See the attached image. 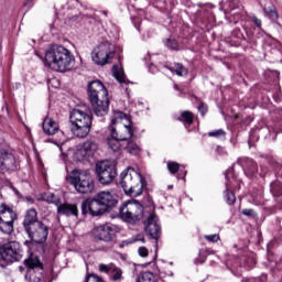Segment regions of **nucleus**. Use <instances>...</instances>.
Segmentation results:
<instances>
[{"instance_id":"1","label":"nucleus","mask_w":282,"mask_h":282,"mask_svg":"<svg viewBox=\"0 0 282 282\" xmlns=\"http://www.w3.org/2000/svg\"><path fill=\"white\" fill-rule=\"evenodd\" d=\"M44 64L54 72H67L74 67V56L64 46L52 45L45 52Z\"/></svg>"},{"instance_id":"2","label":"nucleus","mask_w":282,"mask_h":282,"mask_svg":"<svg viewBox=\"0 0 282 282\" xmlns=\"http://www.w3.org/2000/svg\"><path fill=\"white\" fill-rule=\"evenodd\" d=\"M70 131L77 138H87L89 131H91V122H94V116L87 106H79L72 110L70 116Z\"/></svg>"},{"instance_id":"3","label":"nucleus","mask_w":282,"mask_h":282,"mask_svg":"<svg viewBox=\"0 0 282 282\" xmlns=\"http://www.w3.org/2000/svg\"><path fill=\"white\" fill-rule=\"evenodd\" d=\"M110 131L111 138L121 140V142L132 140L133 133H135V130L133 129V122H131V118L129 117V115L122 111L113 112L110 123Z\"/></svg>"},{"instance_id":"4","label":"nucleus","mask_w":282,"mask_h":282,"mask_svg":"<svg viewBox=\"0 0 282 282\" xmlns=\"http://www.w3.org/2000/svg\"><path fill=\"white\" fill-rule=\"evenodd\" d=\"M120 186L123 188L126 195H130V197H140L144 191L142 174L133 167H127L120 175Z\"/></svg>"},{"instance_id":"5","label":"nucleus","mask_w":282,"mask_h":282,"mask_svg":"<svg viewBox=\"0 0 282 282\" xmlns=\"http://www.w3.org/2000/svg\"><path fill=\"white\" fill-rule=\"evenodd\" d=\"M67 181L74 186L75 191L82 193V195H87V193H93L94 191V178L87 171L73 170L68 174Z\"/></svg>"},{"instance_id":"6","label":"nucleus","mask_w":282,"mask_h":282,"mask_svg":"<svg viewBox=\"0 0 282 282\" xmlns=\"http://www.w3.org/2000/svg\"><path fill=\"white\" fill-rule=\"evenodd\" d=\"M96 174L100 184L107 186L118 177V170L110 161H100L96 164Z\"/></svg>"},{"instance_id":"7","label":"nucleus","mask_w":282,"mask_h":282,"mask_svg":"<svg viewBox=\"0 0 282 282\" xmlns=\"http://www.w3.org/2000/svg\"><path fill=\"white\" fill-rule=\"evenodd\" d=\"M0 254L8 263H14L23 259V248L18 241H9L1 247Z\"/></svg>"},{"instance_id":"8","label":"nucleus","mask_w":282,"mask_h":282,"mask_svg":"<svg viewBox=\"0 0 282 282\" xmlns=\"http://www.w3.org/2000/svg\"><path fill=\"white\" fill-rule=\"evenodd\" d=\"M113 56H116V48L113 45L109 42H104L95 48L93 61L97 65H107Z\"/></svg>"},{"instance_id":"9","label":"nucleus","mask_w":282,"mask_h":282,"mask_svg":"<svg viewBox=\"0 0 282 282\" xmlns=\"http://www.w3.org/2000/svg\"><path fill=\"white\" fill-rule=\"evenodd\" d=\"M118 232V226L107 223L99 225L91 230V237L94 241H104L105 243H110L113 241V236Z\"/></svg>"},{"instance_id":"10","label":"nucleus","mask_w":282,"mask_h":282,"mask_svg":"<svg viewBox=\"0 0 282 282\" xmlns=\"http://www.w3.org/2000/svg\"><path fill=\"white\" fill-rule=\"evenodd\" d=\"M142 210V205L140 203L135 200H128L120 208V215L124 221H139Z\"/></svg>"},{"instance_id":"11","label":"nucleus","mask_w":282,"mask_h":282,"mask_svg":"<svg viewBox=\"0 0 282 282\" xmlns=\"http://www.w3.org/2000/svg\"><path fill=\"white\" fill-rule=\"evenodd\" d=\"M25 232L33 243H45L50 235V228L42 221L25 229Z\"/></svg>"},{"instance_id":"12","label":"nucleus","mask_w":282,"mask_h":282,"mask_svg":"<svg viewBox=\"0 0 282 282\" xmlns=\"http://www.w3.org/2000/svg\"><path fill=\"white\" fill-rule=\"evenodd\" d=\"M82 210L84 215H88L89 213L93 217H98V215H102L107 209L95 196L94 198H88L82 203Z\"/></svg>"},{"instance_id":"13","label":"nucleus","mask_w":282,"mask_h":282,"mask_svg":"<svg viewBox=\"0 0 282 282\" xmlns=\"http://www.w3.org/2000/svg\"><path fill=\"white\" fill-rule=\"evenodd\" d=\"M98 151V143L93 140H88L83 143L75 152V158L78 162H83V160H87V158H93V155Z\"/></svg>"},{"instance_id":"14","label":"nucleus","mask_w":282,"mask_h":282,"mask_svg":"<svg viewBox=\"0 0 282 282\" xmlns=\"http://www.w3.org/2000/svg\"><path fill=\"white\" fill-rule=\"evenodd\" d=\"M25 264L29 268L25 279H29L30 282H41L42 273L40 272L36 276L34 275V272L35 270H43V262L39 258L32 257L25 260Z\"/></svg>"},{"instance_id":"15","label":"nucleus","mask_w":282,"mask_h":282,"mask_svg":"<svg viewBox=\"0 0 282 282\" xmlns=\"http://www.w3.org/2000/svg\"><path fill=\"white\" fill-rule=\"evenodd\" d=\"M17 169V160L14 155L6 150H0V173H8Z\"/></svg>"},{"instance_id":"16","label":"nucleus","mask_w":282,"mask_h":282,"mask_svg":"<svg viewBox=\"0 0 282 282\" xmlns=\"http://www.w3.org/2000/svg\"><path fill=\"white\" fill-rule=\"evenodd\" d=\"M91 109L95 116H107L109 111V98L108 96L98 97L97 99H90Z\"/></svg>"},{"instance_id":"17","label":"nucleus","mask_w":282,"mask_h":282,"mask_svg":"<svg viewBox=\"0 0 282 282\" xmlns=\"http://www.w3.org/2000/svg\"><path fill=\"white\" fill-rule=\"evenodd\" d=\"M88 94L89 100H96L98 98H105V96H109L107 88H105V85H102L100 80L91 82L88 85Z\"/></svg>"},{"instance_id":"18","label":"nucleus","mask_w":282,"mask_h":282,"mask_svg":"<svg viewBox=\"0 0 282 282\" xmlns=\"http://www.w3.org/2000/svg\"><path fill=\"white\" fill-rule=\"evenodd\" d=\"M145 230L152 239H160V224L158 223V216L151 214L147 219Z\"/></svg>"},{"instance_id":"19","label":"nucleus","mask_w":282,"mask_h":282,"mask_svg":"<svg viewBox=\"0 0 282 282\" xmlns=\"http://www.w3.org/2000/svg\"><path fill=\"white\" fill-rule=\"evenodd\" d=\"M95 197H97L98 202L106 210L107 208L113 207L115 204H118L116 196H113L111 192H99Z\"/></svg>"},{"instance_id":"20","label":"nucleus","mask_w":282,"mask_h":282,"mask_svg":"<svg viewBox=\"0 0 282 282\" xmlns=\"http://www.w3.org/2000/svg\"><path fill=\"white\" fill-rule=\"evenodd\" d=\"M22 224L24 226V230L32 228V226H36V224H41V220H39V213L36 212V209H29L24 215V220Z\"/></svg>"},{"instance_id":"21","label":"nucleus","mask_w":282,"mask_h":282,"mask_svg":"<svg viewBox=\"0 0 282 282\" xmlns=\"http://www.w3.org/2000/svg\"><path fill=\"white\" fill-rule=\"evenodd\" d=\"M59 126L54 119L46 117L43 122V131L46 135H54L58 132Z\"/></svg>"},{"instance_id":"22","label":"nucleus","mask_w":282,"mask_h":282,"mask_svg":"<svg viewBox=\"0 0 282 282\" xmlns=\"http://www.w3.org/2000/svg\"><path fill=\"white\" fill-rule=\"evenodd\" d=\"M57 212L59 215H66V217H78V207L72 204H62L57 206Z\"/></svg>"},{"instance_id":"23","label":"nucleus","mask_w":282,"mask_h":282,"mask_svg":"<svg viewBox=\"0 0 282 282\" xmlns=\"http://www.w3.org/2000/svg\"><path fill=\"white\" fill-rule=\"evenodd\" d=\"M17 219V213L12 210V208L8 207L7 205L0 206V221H11L14 223Z\"/></svg>"},{"instance_id":"24","label":"nucleus","mask_w":282,"mask_h":282,"mask_svg":"<svg viewBox=\"0 0 282 282\" xmlns=\"http://www.w3.org/2000/svg\"><path fill=\"white\" fill-rule=\"evenodd\" d=\"M127 143L122 144L123 149L127 151V153H130L131 155H138L140 154V152L142 151V149H140V145H138V143H135V141L133 140H128L126 141Z\"/></svg>"},{"instance_id":"25","label":"nucleus","mask_w":282,"mask_h":282,"mask_svg":"<svg viewBox=\"0 0 282 282\" xmlns=\"http://www.w3.org/2000/svg\"><path fill=\"white\" fill-rule=\"evenodd\" d=\"M112 74L118 83L121 85L127 84V76L124 75V68H122V66L115 65L112 67Z\"/></svg>"},{"instance_id":"26","label":"nucleus","mask_w":282,"mask_h":282,"mask_svg":"<svg viewBox=\"0 0 282 282\" xmlns=\"http://www.w3.org/2000/svg\"><path fill=\"white\" fill-rule=\"evenodd\" d=\"M0 230L4 235H11L14 230V223L8 220H0Z\"/></svg>"},{"instance_id":"27","label":"nucleus","mask_w":282,"mask_h":282,"mask_svg":"<svg viewBox=\"0 0 282 282\" xmlns=\"http://www.w3.org/2000/svg\"><path fill=\"white\" fill-rule=\"evenodd\" d=\"M120 142H122V140L112 137L111 139H108V147L111 151L118 153V151H120V147H122Z\"/></svg>"},{"instance_id":"28","label":"nucleus","mask_w":282,"mask_h":282,"mask_svg":"<svg viewBox=\"0 0 282 282\" xmlns=\"http://www.w3.org/2000/svg\"><path fill=\"white\" fill-rule=\"evenodd\" d=\"M137 282H155V275L150 271H145L139 275Z\"/></svg>"},{"instance_id":"29","label":"nucleus","mask_w":282,"mask_h":282,"mask_svg":"<svg viewBox=\"0 0 282 282\" xmlns=\"http://www.w3.org/2000/svg\"><path fill=\"white\" fill-rule=\"evenodd\" d=\"M170 70L174 72L176 76H186L188 74V69L182 64H175L174 67H170Z\"/></svg>"},{"instance_id":"30","label":"nucleus","mask_w":282,"mask_h":282,"mask_svg":"<svg viewBox=\"0 0 282 282\" xmlns=\"http://www.w3.org/2000/svg\"><path fill=\"white\" fill-rule=\"evenodd\" d=\"M193 113L191 111H183L181 117L177 118L181 122H185L186 124H191L193 122Z\"/></svg>"},{"instance_id":"31","label":"nucleus","mask_w":282,"mask_h":282,"mask_svg":"<svg viewBox=\"0 0 282 282\" xmlns=\"http://www.w3.org/2000/svg\"><path fill=\"white\" fill-rule=\"evenodd\" d=\"M110 279L112 281H120L122 279V269L118 267H112V270L110 272Z\"/></svg>"},{"instance_id":"32","label":"nucleus","mask_w":282,"mask_h":282,"mask_svg":"<svg viewBox=\"0 0 282 282\" xmlns=\"http://www.w3.org/2000/svg\"><path fill=\"white\" fill-rule=\"evenodd\" d=\"M246 171L249 175H254L257 173V163L252 160H249L246 164Z\"/></svg>"},{"instance_id":"33","label":"nucleus","mask_w":282,"mask_h":282,"mask_svg":"<svg viewBox=\"0 0 282 282\" xmlns=\"http://www.w3.org/2000/svg\"><path fill=\"white\" fill-rule=\"evenodd\" d=\"M116 264L110 263V264H105V263H100L99 264V272H104L105 274H111V271L113 270Z\"/></svg>"},{"instance_id":"34","label":"nucleus","mask_w":282,"mask_h":282,"mask_svg":"<svg viewBox=\"0 0 282 282\" xmlns=\"http://www.w3.org/2000/svg\"><path fill=\"white\" fill-rule=\"evenodd\" d=\"M167 171L172 175H175V173H177V171H180V164L177 162H173V161L167 162Z\"/></svg>"},{"instance_id":"35","label":"nucleus","mask_w":282,"mask_h":282,"mask_svg":"<svg viewBox=\"0 0 282 282\" xmlns=\"http://www.w3.org/2000/svg\"><path fill=\"white\" fill-rule=\"evenodd\" d=\"M43 200L47 202L48 204H56L58 199L56 198V195L54 193H45L43 195Z\"/></svg>"},{"instance_id":"36","label":"nucleus","mask_w":282,"mask_h":282,"mask_svg":"<svg viewBox=\"0 0 282 282\" xmlns=\"http://www.w3.org/2000/svg\"><path fill=\"white\" fill-rule=\"evenodd\" d=\"M271 192L273 193V195H282V184L279 182L272 183L271 184Z\"/></svg>"},{"instance_id":"37","label":"nucleus","mask_w":282,"mask_h":282,"mask_svg":"<svg viewBox=\"0 0 282 282\" xmlns=\"http://www.w3.org/2000/svg\"><path fill=\"white\" fill-rule=\"evenodd\" d=\"M263 12L267 17H269V19H271L272 21H276V19H279V13H276L275 10L272 9H263Z\"/></svg>"},{"instance_id":"38","label":"nucleus","mask_w":282,"mask_h":282,"mask_svg":"<svg viewBox=\"0 0 282 282\" xmlns=\"http://www.w3.org/2000/svg\"><path fill=\"white\" fill-rule=\"evenodd\" d=\"M165 45L170 50H180V44L175 40H171V39L165 40Z\"/></svg>"},{"instance_id":"39","label":"nucleus","mask_w":282,"mask_h":282,"mask_svg":"<svg viewBox=\"0 0 282 282\" xmlns=\"http://www.w3.org/2000/svg\"><path fill=\"white\" fill-rule=\"evenodd\" d=\"M225 197H226L227 204H229V205H232L235 202H237L235 194L232 192H230L229 188H227Z\"/></svg>"},{"instance_id":"40","label":"nucleus","mask_w":282,"mask_h":282,"mask_svg":"<svg viewBox=\"0 0 282 282\" xmlns=\"http://www.w3.org/2000/svg\"><path fill=\"white\" fill-rule=\"evenodd\" d=\"M205 239L207 241H210L212 243H217V241L219 240V235L214 234V235L205 236Z\"/></svg>"},{"instance_id":"41","label":"nucleus","mask_w":282,"mask_h":282,"mask_svg":"<svg viewBox=\"0 0 282 282\" xmlns=\"http://www.w3.org/2000/svg\"><path fill=\"white\" fill-rule=\"evenodd\" d=\"M139 252V257H142L143 259H145V257H149V249H147V247H140L138 249Z\"/></svg>"},{"instance_id":"42","label":"nucleus","mask_w":282,"mask_h":282,"mask_svg":"<svg viewBox=\"0 0 282 282\" xmlns=\"http://www.w3.org/2000/svg\"><path fill=\"white\" fill-rule=\"evenodd\" d=\"M209 138H221L224 135V130H216L213 132H208Z\"/></svg>"},{"instance_id":"43","label":"nucleus","mask_w":282,"mask_h":282,"mask_svg":"<svg viewBox=\"0 0 282 282\" xmlns=\"http://www.w3.org/2000/svg\"><path fill=\"white\" fill-rule=\"evenodd\" d=\"M242 215L246 217H257V213L253 212V209H242Z\"/></svg>"},{"instance_id":"44","label":"nucleus","mask_w":282,"mask_h":282,"mask_svg":"<svg viewBox=\"0 0 282 282\" xmlns=\"http://www.w3.org/2000/svg\"><path fill=\"white\" fill-rule=\"evenodd\" d=\"M198 111L202 113V116H206V112L208 111V108L202 104L198 106Z\"/></svg>"},{"instance_id":"45","label":"nucleus","mask_w":282,"mask_h":282,"mask_svg":"<svg viewBox=\"0 0 282 282\" xmlns=\"http://www.w3.org/2000/svg\"><path fill=\"white\" fill-rule=\"evenodd\" d=\"M253 23H256L257 28H261V20L257 17L252 18Z\"/></svg>"},{"instance_id":"46","label":"nucleus","mask_w":282,"mask_h":282,"mask_svg":"<svg viewBox=\"0 0 282 282\" xmlns=\"http://www.w3.org/2000/svg\"><path fill=\"white\" fill-rule=\"evenodd\" d=\"M32 1H34V0H26V1L24 2V6H32Z\"/></svg>"},{"instance_id":"47","label":"nucleus","mask_w":282,"mask_h":282,"mask_svg":"<svg viewBox=\"0 0 282 282\" xmlns=\"http://www.w3.org/2000/svg\"><path fill=\"white\" fill-rule=\"evenodd\" d=\"M174 89H176V91H180V86L175 85Z\"/></svg>"},{"instance_id":"48","label":"nucleus","mask_w":282,"mask_h":282,"mask_svg":"<svg viewBox=\"0 0 282 282\" xmlns=\"http://www.w3.org/2000/svg\"><path fill=\"white\" fill-rule=\"evenodd\" d=\"M139 241H142V242L144 243V238H142V239H139Z\"/></svg>"},{"instance_id":"49","label":"nucleus","mask_w":282,"mask_h":282,"mask_svg":"<svg viewBox=\"0 0 282 282\" xmlns=\"http://www.w3.org/2000/svg\"><path fill=\"white\" fill-rule=\"evenodd\" d=\"M29 202H32V198H29Z\"/></svg>"}]
</instances>
